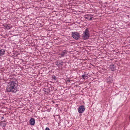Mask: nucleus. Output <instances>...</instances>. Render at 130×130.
<instances>
[{"instance_id":"1","label":"nucleus","mask_w":130,"mask_h":130,"mask_svg":"<svg viewBox=\"0 0 130 130\" xmlns=\"http://www.w3.org/2000/svg\"><path fill=\"white\" fill-rule=\"evenodd\" d=\"M18 82L17 80L11 81L8 83L6 87L7 91L15 93L18 90Z\"/></svg>"},{"instance_id":"2","label":"nucleus","mask_w":130,"mask_h":130,"mask_svg":"<svg viewBox=\"0 0 130 130\" xmlns=\"http://www.w3.org/2000/svg\"><path fill=\"white\" fill-rule=\"evenodd\" d=\"M89 29L87 28L84 31L82 38L84 40H86L89 38L90 36V34L89 33Z\"/></svg>"},{"instance_id":"3","label":"nucleus","mask_w":130,"mask_h":130,"mask_svg":"<svg viewBox=\"0 0 130 130\" xmlns=\"http://www.w3.org/2000/svg\"><path fill=\"white\" fill-rule=\"evenodd\" d=\"M71 36L75 40L78 39L80 36L79 34L77 32H73L72 33Z\"/></svg>"},{"instance_id":"4","label":"nucleus","mask_w":130,"mask_h":130,"mask_svg":"<svg viewBox=\"0 0 130 130\" xmlns=\"http://www.w3.org/2000/svg\"><path fill=\"white\" fill-rule=\"evenodd\" d=\"M85 110L84 106V105H81L80 106L78 109V111L79 113H82Z\"/></svg>"},{"instance_id":"5","label":"nucleus","mask_w":130,"mask_h":130,"mask_svg":"<svg viewBox=\"0 0 130 130\" xmlns=\"http://www.w3.org/2000/svg\"><path fill=\"white\" fill-rule=\"evenodd\" d=\"M56 63V65L57 66L61 67H62L63 63V62L61 60L57 61Z\"/></svg>"},{"instance_id":"6","label":"nucleus","mask_w":130,"mask_h":130,"mask_svg":"<svg viewBox=\"0 0 130 130\" xmlns=\"http://www.w3.org/2000/svg\"><path fill=\"white\" fill-rule=\"evenodd\" d=\"M30 124L32 125H34L35 123V119L33 118H31L29 120Z\"/></svg>"},{"instance_id":"7","label":"nucleus","mask_w":130,"mask_h":130,"mask_svg":"<svg viewBox=\"0 0 130 130\" xmlns=\"http://www.w3.org/2000/svg\"><path fill=\"white\" fill-rule=\"evenodd\" d=\"M67 51L66 50H64L61 53L60 55L61 56L63 57L66 54H67Z\"/></svg>"},{"instance_id":"8","label":"nucleus","mask_w":130,"mask_h":130,"mask_svg":"<svg viewBox=\"0 0 130 130\" xmlns=\"http://www.w3.org/2000/svg\"><path fill=\"white\" fill-rule=\"evenodd\" d=\"M109 68L112 71H113L115 70V67L112 64L110 65Z\"/></svg>"},{"instance_id":"9","label":"nucleus","mask_w":130,"mask_h":130,"mask_svg":"<svg viewBox=\"0 0 130 130\" xmlns=\"http://www.w3.org/2000/svg\"><path fill=\"white\" fill-rule=\"evenodd\" d=\"M4 26L8 30L10 29L12 27H10L9 25V24H5Z\"/></svg>"},{"instance_id":"10","label":"nucleus","mask_w":130,"mask_h":130,"mask_svg":"<svg viewBox=\"0 0 130 130\" xmlns=\"http://www.w3.org/2000/svg\"><path fill=\"white\" fill-rule=\"evenodd\" d=\"M5 50L1 49L0 50V57L3 55L5 54Z\"/></svg>"},{"instance_id":"11","label":"nucleus","mask_w":130,"mask_h":130,"mask_svg":"<svg viewBox=\"0 0 130 130\" xmlns=\"http://www.w3.org/2000/svg\"><path fill=\"white\" fill-rule=\"evenodd\" d=\"M1 125L2 126L3 128V129L5 130V127L6 126V124L4 123H1Z\"/></svg>"},{"instance_id":"12","label":"nucleus","mask_w":130,"mask_h":130,"mask_svg":"<svg viewBox=\"0 0 130 130\" xmlns=\"http://www.w3.org/2000/svg\"><path fill=\"white\" fill-rule=\"evenodd\" d=\"M82 77L83 79H85L87 77V75L85 74H83L82 75Z\"/></svg>"},{"instance_id":"13","label":"nucleus","mask_w":130,"mask_h":130,"mask_svg":"<svg viewBox=\"0 0 130 130\" xmlns=\"http://www.w3.org/2000/svg\"><path fill=\"white\" fill-rule=\"evenodd\" d=\"M44 89H45L44 91V92L46 93H49L48 92V90L47 89H45V88H44Z\"/></svg>"},{"instance_id":"14","label":"nucleus","mask_w":130,"mask_h":130,"mask_svg":"<svg viewBox=\"0 0 130 130\" xmlns=\"http://www.w3.org/2000/svg\"><path fill=\"white\" fill-rule=\"evenodd\" d=\"M56 77L54 75H53L52 76V78L53 79H54L55 80H56Z\"/></svg>"},{"instance_id":"15","label":"nucleus","mask_w":130,"mask_h":130,"mask_svg":"<svg viewBox=\"0 0 130 130\" xmlns=\"http://www.w3.org/2000/svg\"><path fill=\"white\" fill-rule=\"evenodd\" d=\"M47 89H46L48 90V93H49V92H50V88H47Z\"/></svg>"},{"instance_id":"16","label":"nucleus","mask_w":130,"mask_h":130,"mask_svg":"<svg viewBox=\"0 0 130 130\" xmlns=\"http://www.w3.org/2000/svg\"><path fill=\"white\" fill-rule=\"evenodd\" d=\"M85 18L86 19L89 20L88 19L89 17H88L87 16H86V15L85 16Z\"/></svg>"},{"instance_id":"17","label":"nucleus","mask_w":130,"mask_h":130,"mask_svg":"<svg viewBox=\"0 0 130 130\" xmlns=\"http://www.w3.org/2000/svg\"><path fill=\"white\" fill-rule=\"evenodd\" d=\"M45 130H50V129L48 127H46L45 129Z\"/></svg>"},{"instance_id":"18","label":"nucleus","mask_w":130,"mask_h":130,"mask_svg":"<svg viewBox=\"0 0 130 130\" xmlns=\"http://www.w3.org/2000/svg\"><path fill=\"white\" fill-rule=\"evenodd\" d=\"M90 15V14H87V15H86V16H87L88 17H89Z\"/></svg>"},{"instance_id":"19","label":"nucleus","mask_w":130,"mask_h":130,"mask_svg":"<svg viewBox=\"0 0 130 130\" xmlns=\"http://www.w3.org/2000/svg\"><path fill=\"white\" fill-rule=\"evenodd\" d=\"M92 19V17H91L88 20H91Z\"/></svg>"},{"instance_id":"20","label":"nucleus","mask_w":130,"mask_h":130,"mask_svg":"<svg viewBox=\"0 0 130 130\" xmlns=\"http://www.w3.org/2000/svg\"><path fill=\"white\" fill-rule=\"evenodd\" d=\"M3 118H4V117H2V119H3Z\"/></svg>"},{"instance_id":"21","label":"nucleus","mask_w":130,"mask_h":130,"mask_svg":"<svg viewBox=\"0 0 130 130\" xmlns=\"http://www.w3.org/2000/svg\"><path fill=\"white\" fill-rule=\"evenodd\" d=\"M129 43H130V39L129 40Z\"/></svg>"}]
</instances>
